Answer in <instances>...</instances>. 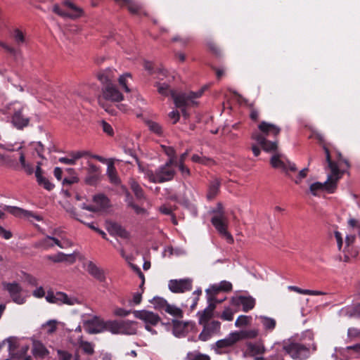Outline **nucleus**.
<instances>
[{
    "label": "nucleus",
    "instance_id": "63",
    "mask_svg": "<svg viewBox=\"0 0 360 360\" xmlns=\"http://www.w3.org/2000/svg\"><path fill=\"white\" fill-rule=\"evenodd\" d=\"M141 299H142L141 292H135L133 295V298H132L131 301H130V304L131 305L132 304H139L141 303Z\"/></svg>",
    "mask_w": 360,
    "mask_h": 360
},
{
    "label": "nucleus",
    "instance_id": "14",
    "mask_svg": "<svg viewBox=\"0 0 360 360\" xmlns=\"http://www.w3.org/2000/svg\"><path fill=\"white\" fill-rule=\"evenodd\" d=\"M83 325L84 330L89 334H97L107 330V321H103L97 316L84 321Z\"/></svg>",
    "mask_w": 360,
    "mask_h": 360
},
{
    "label": "nucleus",
    "instance_id": "57",
    "mask_svg": "<svg viewBox=\"0 0 360 360\" xmlns=\"http://www.w3.org/2000/svg\"><path fill=\"white\" fill-rule=\"evenodd\" d=\"M0 46H1L2 48H4L6 51H7L8 52H9L11 54H12L13 56H17L18 54L19 53V51L14 49V48H12L9 46H8L6 44H5L4 42H2V41H0Z\"/></svg>",
    "mask_w": 360,
    "mask_h": 360
},
{
    "label": "nucleus",
    "instance_id": "52",
    "mask_svg": "<svg viewBox=\"0 0 360 360\" xmlns=\"http://www.w3.org/2000/svg\"><path fill=\"white\" fill-rule=\"evenodd\" d=\"M13 38L18 45H20L25 41V37L23 33L18 29L14 30Z\"/></svg>",
    "mask_w": 360,
    "mask_h": 360
},
{
    "label": "nucleus",
    "instance_id": "17",
    "mask_svg": "<svg viewBox=\"0 0 360 360\" xmlns=\"http://www.w3.org/2000/svg\"><path fill=\"white\" fill-rule=\"evenodd\" d=\"M7 342L8 343V351L11 358L20 359L25 355L29 349L28 345H20L18 340L14 338H7Z\"/></svg>",
    "mask_w": 360,
    "mask_h": 360
},
{
    "label": "nucleus",
    "instance_id": "28",
    "mask_svg": "<svg viewBox=\"0 0 360 360\" xmlns=\"http://www.w3.org/2000/svg\"><path fill=\"white\" fill-rule=\"evenodd\" d=\"M173 334L178 338L184 336L186 333V328L192 323L189 322H182L177 320H173Z\"/></svg>",
    "mask_w": 360,
    "mask_h": 360
},
{
    "label": "nucleus",
    "instance_id": "29",
    "mask_svg": "<svg viewBox=\"0 0 360 360\" xmlns=\"http://www.w3.org/2000/svg\"><path fill=\"white\" fill-rule=\"evenodd\" d=\"M246 347L248 354L252 356L262 354L266 350L264 346L261 342H248Z\"/></svg>",
    "mask_w": 360,
    "mask_h": 360
},
{
    "label": "nucleus",
    "instance_id": "61",
    "mask_svg": "<svg viewBox=\"0 0 360 360\" xmlns=\"http://www.w3.org/2000/svg\"><path fill=\"white\" fill-rule=\"evenodd\" d=\"M334 236H335V240L337 242L338 250H340L342 249V243H343L342 234L340 232L335 231L334 232Z\"/></svg>",
    "mask_w": 360,
    "mask_h": 360
},
{
    "label": "nucleus",
    "instance_id": "12",
    "mask_svg": "<svg viewBox=\"0 0 360 360\" xmlns=\"http://www.w3.org/2000/svg\"><path fill=\"white\" fill-rule=\"evenodd\" d=\"M63 4L64 6L71 9L72 11V13H70L63 11L58 4H55L53 6V11L61 17L70 18L72 19L77 18L82 15L83 10L79 7L77 6L70 0H65Z\"/></svg>",
    "mask_w": 360,
    "mask_h": 360
},
{
    "label": "nucleus",
    "instance_id": "33",
    "mask_svg": "<svg viewBox=\"0 0 360 360\" xmlns=\"http://www.w3.org/2000/svg\"><path fill=\"white\" fill-rule=\"evenodd\" d=\"M340 314L342 316H360V303L354 307H346L342 308L340 311Z\"/></svg>",
    "mask_w": 360,
    "mask_h": 360
},
{
    "label": "nucleus",
    "instance_id": "58",
    "mask_svg": "<svg viewBox=\"0 0 360 360\" xmlns=\"http://www.w3.org/2000/svg\"><path fill=\"white\" fill-rule=\"evenodd\" d=\"M87 171L89 174H99V167L91 162H88Z\"/></svg>",
    "mask_w": 360,
    "mask_h": 360
},
{
    "label": "nucleus",
    "instance_id": "41",
    "mask_svg": "<svg viewBox=\"0 0 360 360\" xmlns=\"http://www.w3.org/2000/svg\"><path fill=\"white\" fill-rule=\"evenodd\" d=\"M232 289V284L226 281H222L220 282L219 285H214L212 286V290L215 292H218L219 291H230Z\"/></svg>",
    "mask_w": 360,
    "mask_h": 360
},
{
    "label": "nucleus",
    "instance_id": "9",
    "mask_svg": "<svg viewBox=\"0 0 360 360\" xmlns=\"http://www.w3.org/2000/svg\"><path fill=\"white\" fill-rule=\"evenodd\" d=\"M272 153H274V154L270 159V164L274 168L281 169L288 176H289V171H297L295 164L289 161L283 154L277 152V149Z\"/></svg>",
    "mask_w": 360,
    "mask_h": 360
},
{
    "label": "nucleus",
    "instance_id": "48",
    "mask_svg": "<svg viewBox=\"0 0 360 360\" xmlns=\"http://www.w3.org/2000/svg\"><path fill=\"white\" fill-rule=\"evenodd\" d=\"M65 210L70 214L71 217L75 218V219L79 221L82 223H85V221L82 219V215L81 214H78L76 212L75 209L71 206L70 205H68V206L65 207Z\"/></svg>",
    "mask_w": 360,
    "mask_h": 360
},
{
    "label": "nucleus",
    "instance_id": "34",
    "mask_svg": "<svg viewBox=\"0 0 360 360\" xmlns=\"http://www.w3.org/2000/svg\"><path fill=\"white\" fill-rule=\"evenodd\" d=\"M93 200L96 204V207L98 208V211L101 209H105L110 205L109 199L103 194L95 195Z\"/></svg>",
    "mask_w": 360,
    "mask_h": 360
},
{
    "label": "nucleus",
    "instance_id": "2",
    "mask_svg": "<svg viewBox=\"0 0 360 360\" xmlns=\"http://www.w3.org/2000/svg\"><path fill=\"white\" fill-rule=\"evenodd\" d=\"M155 86L158 88V93L162 96H171L176 108L184 107L185 105H188L191 102L192 103L193 98L201 96L206 89V86H204L196 92L191 91L186 94L177 93L176 91L171 89L169 86L165 82H157Z\"/></svg>",
    "mask_w": 360,
    "mask_h": 360
},
{
    "label": "nucleus",
    "instance_id": "53",
    "mask_svg": "<svg viewBox=\"0 0 360 360\" xmlns=\"http://www.w3.org/2000/svg\"><path fill=\"white\" fill-rule=\"evenodd\" d=\"M250 319H251V318L250 316L241 315L236 319V321L235 322V326L236 327H240L243 326H245V325L248 324Z\"/></svg>",
    "mask_w": 360,
    "mask_h": 360
},
{
    "label": "nucleus",
    "instance_id": "25",
    "mask_svg": "<svg viewBox=\"0 0 360 360\" xmlns=\"http://www.w3.org/2000/svg\"><path fill=\"white\" fill-rule=\"evenodd\" d=\"M108 231L111 235L117 236L122 238L127 239L130 237V233L120 224L112 222L108 226Z\"/></svg>",
    "mask_w": 360,
    "mask_h": 360
},
{
    "label": "nucleus",
    "instance_id": "13",
    "mask_svg": "<svg viewBox=\"0 0 360 360\" xmlns=\"http://www.w3.org/2000/svg\"><path fill=\"white\" fill-rule=\"evenodd\" d=\"M201 325L203 326V329L198 338L202 341H207L212 336L220 334L221 323L218 321H207Z\"/></svg>",
    "mask_w": 360,
    "mask_h": 360
},
{
    "label": "nucleus",
    "instance_id": "16",
    "mask_svg": "<svg viewBox=\"0 0 360 360\" xmlns=\"http://www.w3.org/2000/svg\"><path fill=\"white\" fill-rule=\"evenodd\" d=\"M191 278L172 279L169 281L168 288L174 293H184L192 290Z\"/></svg>",
    "mask_w": 360,
    "mask_h": 360
},
{
    "label": "nucleus",
    "instance_id": "22",
    "mask_svg": "<svg viewBox=\"0 0 360 360\" xmlns=\"http://www.w3.org/2000/svg\"><path fill=\"white\" fill-rule=\"evenodd\" d=\"M54 245H57L60 248H65V246L61 243L56 238L47 236L46 237L37 241L34 244V247L36 248H41L43 250H48L53 248Z\"/></svg>",
    "mask_w": 360,
    "mask_h": 360
},
{
    "label": "nucleus",
    "instance_id": "24",
    "mask_svg": "<svg viewBox=\"0 0 360 360\" xmlns=\"http://www.w3.org/2000/svg\"><path fill=\"white\" fill-rule=\"evenodd\" d=\"M86 271L91 276L98 280L99 282L103 283L105 281V275L104 271L94 262L90 261L87 263Z\"/></svg>",
    "mask_w": 360,
    "mask_h": 360
},
{
    "label": "nucleus",
    "instance_id": "27",
    "mask_svg": "<svg viewBox=\"0 0 360 360\" xmlns=\"http://www.w3.org/2000/svg\"><path fill=\"white\" fill-rule=\"evenodd\" d=\"M37 178V183L42 186L45 189L51 191L54 185L51 184L46 177L42 176L43 171L41 168V163L37 162L36 170L34 172Z\"/></svg>",
    "mask_w": 360,
    "mask_h": 360
},
{
    "label": "nucleus",
    "instance_id": "26",
    "mask_svg": "<svg viewBox=\"0 0 360 360\" xmlns=\"http://www.w3.org/2000/svg\"><path fill=\"white\" fill-rule=\"evenodd\" d=\"M98 79L105 86L108 83H112L116 79V70L112 68H107L99 72L97 75Z\"/></svg>",
    "mask_w": 360,
    "mask_h": 360
},
{
    "label": "nucleus",
    "instance_id": "54",
    "mask_svg": "<svg viewBox=\"0 0 360 360\" xmlns=\"http://www.w3.org/2000/svg\"><path fill=\"white\" fill-rule=\"evenodd\" d=\"M43 327L46 329L48 333H52L56 330V321L49 320L43 325Z\"/></svg>",
    "mask_w": 360,
    "mask_h": 360
},
{
    "label": "nucleus",
    "instance_id": "32",
    "mask_svg": "<svg viewBox=\"0 0 360 360\" xmlns=\"http://www.w3.org/2000/svg\"><path fill=\"white\" fill-rule=\"evenodd\" d=\"M220 181L219 179H215L210 184L208 191L207 193V198L209 200L214 199L219 191Z\"/></svg>",
    "mask_w": 360,
    "mask_h": 360
},
{
    "label": "nucleus",
    "instance_id": "3",
    "mask_svg": "<svg viewBox=\"0 0 360 360\" xmlns=\"http://www.w3.org/2000/svg\"><path fill=\"white\" fill-rule=\"evenodd\" d=\"M142 172L144 174L145 178L154 184H162L171 181L176 174L174 163H172V160H167L155 171L143 169Z\"/></svg>",
    "mask_w": 360,
    "mask_h": 360
},
{
    "label": "nucleus",
    "instance_id": "51",
    "mask_svg": "<svg viewBox=\"0 0 360 360\" xmlns=\"http://www.w3.org/2000/svg\"><path fill=\"white\" fill-rule=\"evenodd\" d=\"M130 74L126 73L120 75L118 78L120 85L122 86L124 90L127 93L130 92V89L127 85V78L130 77Z\"/></svg>",
    "mask_w": 360,
    "mask_h": 360
},
{
    "label": "nucleus",
    "instance_id": "10",
    "mask_svg": "<svg viewBox=\"0 0 360 360\" xmlns=\"http://www.w3.org/2000/svg\"><path fill=\"white\" fill-rule=\"evenodd\" d=\"M13 105L14 112L11 122L15 128L22 129L30 122V118L24 113L26 106L18 102L13 103Z\"/></svg>",
    "mask_w": 360,
    "mask_h": 360
},
{
    "label": "nucleus",
    "instance_id": "30",
    "mask_svg": "<svg viewBox=\"0 0 360 360\" xmlns=\"http://www.w3.org/2000/svg\"><path fill=\"white\" fill-rule=\"evenodd\" d=\"M32 345V354L35 357L43 359L49 354V350L41 342L34 340Z\"/></svg>",
    "mask_w": 360,
    "mask_h": 360
},
{
    "label": "nucleus",
    "instance_id": "4",
    "mask_svg": "<svg viewBox=\"0 0 360 360\" xmlns=\"http://www.w3.org/2000/svg\"><path fill=\"white\" fill-rule=\"evenodd\" d=\"M123 99L124 96L116 85L113 83H108L103 86L101 89V95L98 98V103L106 112L112 114L114 110L106 103V101L117 103L122 101Z\"/></svg>",
    "mask_w": 360,
    "mask_h": 360
},
{
    "label": "nucleus",
    "instance_id": "19",
    "mask_svg": "<svg viewBox=\"0 0 360 360\" xmlns=\"http://www.w3.org/2000/svg\"><path fill=\"white\" fill-rule=\"evenodd\" d=\"M3 286L4 288L9 292L11 297L15 303L18 304L24 303L25 299L20 295L22 288L18 283H4Z\"/></svg>",
    "mask_w": 360,
    "mask_h": 360
},
{
    "label": "nucleus",
    "instance_id": "11",
    "mask_svg": "<svg viewBox=\"0 0 360 360\" xmlns=\"http://www.w3.org/2000/svg\"><path fill=\"white\" fill-rule=\"evenodd\" d=\"M238 342V335L236 331L229 333L225 338L217 341L213 349L218 354L225 353L226 349L233 346Z\"/></svg>",
    "mask_w": 360,
    "mask_h": 360
},
{
    "label": "nucleus",
    "instance_id": "46",
    "mask_svg": "<svg viewBox=\"0 0 360 360\" xmlns=\"http://www.w3.org/2000/svg\"><path fill=\"white\" fill-rule=\"evenodd\" d=\"M164 152L169 157L168 160H172V163H177L176 152L174 148L170 146H162Z\"/></svg>",
    "mask_w": 360,
    "mask_h": 360
},
{
    "label": "nucleus",
    "instance_id": "21",
    "mask_svg": "<svg viewBox=\"0 0 360 360\" xmlns=\"http://www.w3.org/2000/svg\"><path fill=\"white\" fill-rule=\"evenodd\" d=\"M216 302H214L211 297H209L207 307L203 311L198 312L200 324L210 321L214 316Z\"/></svg>",
    "mask_w": 360,
    "mask_h": 360
},
{
    "label": "nucleus",
    "instance_id": "50",
    "mask_svg": "<svg viewBox=\"0 0 360 360\" xmlns=\"http://www.w3.org/2000/svg\"><path fill=\"white\" fill-rule=\"evenodd\" d=\"M58 355L59 360H78L77 356H74L72 354L63 350H58Z\"/></svg>",
    "mask_w": 360,
    "mask_h": 360
},
{
    "label": "nucleus",
    "instance_id": "8",
    "mask_svg": "<svg viewBox=\"0 0 360 360\" xmlns=\"http://www.w3.org/2000/svg\"><path fill=\"white\" fill-rule=\"evenodd\" d=\"M107 330L112 334L134 335L136 333V322L129 320L108 321Z\"/></svg>",
    "mask_w": 360,
    "mask_h": 360
},
{
    "label": "nucleus",
    "instance_id": "62",
    "mask_svg": "<svg viewBox=\"0 0 360 360\" xmlns=\"http://www.w3.org/2000/svg\"><path fill=\"white\" fill-rule=\"evenodd\" d=\"M179 167V169L180 170V172H181L183 176H189L190 175V169L184 165V163L174 165V167Z\"/></svg>",
    "mask_w": 360,
    "mask_h": 360
},
{
    "label": "nucleus",
    "instance_id": "31",
    "mask_svg": "<svg viewBox=\"0 0 360 360\" xmlns=\"http://www.w3.org/2000/svg\"><path fill=\"white\" fill-rule=\"evenodd\" d=\"M115 2L121 6H126L130 13L133 14L138 13L141 9V6L132 0H115Z\"/></svg>",
    "mask_w": 360,
    "mask_h": 360
},
{
    "label": "nucleus",
    "instance_id": "64",
    "mask_svg": "<svg viewBox=\"0 0 360 360\" xmlns=\"http://www.w3.org/2000/svg\"><path fill=\"white\" fill-rule=\"evenodd\" d=\"M102 127L104 132L108 134V135H112L113 134V129L111 125L108 123H107L105 121L102 122Z\"/></svg>",
    "mask_w": 360,
    "mask_h": 360
},
{
    "label": "nucleus",
    "instance_id": "42",
    "mask_svg": "<svg viewBox=\"0 0 360 360\" xmlns=\"http://www.w3.org/2000/svg\"><path fill=\"white\" fill-rule=\"evenodd\" d=\"M79 345L84 353L92 354L94 352V345L89 342L82 340V337L79 338Z\"/></svg>",
    "mask_w": 360,
    "mask_h": 360
},
{
    "label": "nucleus",
    "instance_id": "15",
    "mask_svg": "<svg viewBox=\"0 0 360 360\" xmlns=\"http://www.w3.org/2000/svg\"><path fill=\"white\" fill-rule=\"evenodd\" d=\"M46 300L49 303H53L58 305L66 304L68 305H74L78 303L77 299L75 297H69L67 294L62 292H48Z\"/></svg>",
    "mask_w": 360,
    "mask_h": 360
},
{
    "label": "nucleus",
    "instance_id": "23",
    "mask_svg": "<svg viewBox=\"0 0 360 360\" xmlns=\"http://www.w3.org/2000/svg\"><path fill=\"white\" fill-rule=\"evenodd\" d=\"M4 210L7 211L8 212L11 213V214L15 216V217H24L27 219H30V217L34 218L37 221H41V217L39 215H35L32 212H29L27 210H22L18 207H13V206H5Z\"/></svg>",
    "mask_w": 360,
    "mask_h": 360
},
{
    "label": "nucleus",
    "instance_id": "38",
    "mask_svg": "<svg viewBox=\"0 0 360 360\" xmlns=\"http://www.w3.org/2000/svg\"><path fill=\"white\" fill-rule=\"evenodd\" d=\"M238 335V341L245 339H253L258 335V330L256 329L236 331Z\"/></svg>",
    "mask_w": 360,
    "mask_h": 360
},
{
    "label": "nucleus",
    "instance_id": "7",
    "mask_svg": "<svg viewBox=\"0 0 360 360\" xmlns=\"http://www.w3.org/2000/svg\"><path fill=\"white\" fill-rule=\"evenodd\" d=\"M22 147L23 143H21L16 148V151L19 155L18 161L15 160L14 156H6V165L15 169H21L27 175H31L34 173V170L32 165L25 160V154L22 150Z\"/></svg>",
    "mask_w": 360,
    "mask_h": 360
},
{
    "label": "nucleus",
    "instance_id": "18",
    "mask_svg": "<svg viewBox=\"0 0 360 360\" xmlns=\"http://www.w3.org/2000/svg\"><path fill=\"white\" fill-rule=\"evenodd\" d=\"M328 167L331 170V174L328 176V181L329 185L327 186L328 193H333L336 188L337 182L340 178V170L337 164L333 161L328 162Z\"/></svg>",
    "mask_w": 360,
    "mask_h": 360
},
{
    "label": "nucleus",
    "instance_id": "55",
    "mask_svg": "<svg viewBox=\"0 0 360 360\" xmlns=\"http://www.w3.org/2000/svg\"><path fill=\"white\" fill-rule=\"evenodd\" d=\"M221 318L224 321H232L233 319V312L230 308H226L222 312Z\"/></svg>",
    "mask_w": 360,
    "mask_h": 360
},
{
    "label": "nucleus",
    "instance_id": "56",
    "mask_svg": "<svg viewBox=\"0 0 360 360\" xmlns=\"http://www.w3.org/2000/svg\"><path fill=\"white\" fill-rule=\"evenodd\" d=\"M308 170L309 169L307 167H305V168L302 169V170H300L299 172L297 177L294 179V182L296 184H300L302 182V179L307 176Z\"/></svg>",
    "mask_w": 360,
    "mask_h": 360
},
{
    "label": "nucleus",
    "instance_id": "35",
    "mask_svg": "<svg viewBox=\"0 0 360 360\" xmlns=\"http://www.w3.org/2000/svg\"><path fill=\"white\" fill-rule=\"evenodd\" d=\"M69 257L72 259V262L75 261V257L72 254L66 255L61 252H58L56 255H47L46 259L57 263L66 262Z\"/></svg>",
    "mask_w": 360,
    "mask_h": 360
},
{
    "label": "nucleus",
    "instance_id": "36",
    "mask_svg": "<svg viewBox=\"0 0 360 360\" xmlns=\"http://www.w3.org/2000/svg\"><path fill=\"white\" fill-rule=\"evenodd\" d=\"M129 184L137 200H141L145 198L144 192L138 182L132 179L129 181Z\"/></svg>",
    "mask_w": 360,
    "mask_h": 360
},
{
    "label": "nucleus",
    "instance_id": "43",
    "mask_svg": "<svg viewBox=\"0 0 360 360\" xmlns=\"http://www.w3.org/2000/svg\"><path fill=\"white\" fill-rule=\"evenodd\" d=\"M186 360H210V357L199 352H190L186 355Z\"/></svg>",
    "mask_w": 360,
    "mask_h": 360
},
{
    "label": "nucleus",
    "instance_id": "45",
    "mask_svg": "<svg viewBox=\"0 0 360 360\" xmlns=\"http://www.w3.org/2000/svg\"><path fill=\"white\" fill-rule=\"evenodd\" d=\"M107 174L110 179V181L117 184L119 183V178L117 175V172L115 167L112 165H109L107 168Z\"/></svg>",
    "mask_w": 360,
    "mask_h": 360
},
{
    "label": "nucleus",
    "instance_id": "40",
    "mask_svg": "<svg viewBox=\"0 0 360 360\" xmlns=\"http://www.w3.org/2000/svg\"><path fill=\"white\" fill-rule=\"evenodd\" d=\"M261 322L264 328L266 330L272 331L276 327V320L267 316H260Z\"/></svg>",
    "mask_w": 360,
    "mask_h": 360
},
{
    "label": "nucleus",
    "instance_id": "47",
    "mask_svg": "<svg viewBox=\"0 0 360 360\" xmlns=\"http://www.w3.org/2000/svg\"><path fill=\"white\" fill-rule=\"evenodd\" d=\"M148 129L153 133L161 135L162 134V127L157 122L149 120L146 122Z\"/></svg>",
    "mask_w": 360,
    "mask_h": 360
},
{
    "label": "nucleus",
    "instance_id": "5",
    "mask_svg": "<svg viewBox=\"0 0 360 360\" xmlns=\"http://www.w3.org/2000/svg\"><path fill=\"white\" fill-rule=\"evenodd\" d=\"M214 215L211 219L212 225L215 227L219 233L224 237L229 243L233 242V238L227 231L228 219L225 216L224 207L221 202H218L216 208L211 210Z\"/></svg>",
    "mask_w": 360,
    "mask_h": 360
},
{
    "label": "nucleus",
    "instance_id": "60",
    "mask_svg": "<svg viewBox=\"0 0 360 360\" xmlns=\"http://www.w3.org/2000/svg\"><path fill=\"white\" fill-rule=\"evenodd\" d=\"M72 157H74L75 160H77L84 156H90V153L86 150L77 151L71 154Z\"/></svg>",
    "mask_w": 360,
    "mask_h": 360
},
{
    "label": "nucleus",
    "instance_id": "37",
    "mask_svg": "<svg viewBox=\"0 0 360 360\" xmlns=\"http://www.w3.org/2000/svg\"><path fill=\"white\" fill-rule=\"evenodd\" d=\"M328 179L324 183L315 182L310 185L309 190L312 195H317L320 191H327V186L329 185Z\"/></svg>",
    "mask_w": 360,
    "mask_h": 360
},
{
    "label": "nucleus",
    "instance_id": "59",
    "mask_svg": "<svg viewBox=\"0 0 360 360\" xmlns=\"http://www.w3.org/2000/svg\"><path fill=\"white\" fill-rule=\"evenodd\" d=\"M130 313V310H127L123 308H117L114 310V314L117 316H127Z\"/></svg>",
    "mask_w": 360,
    "mask_h": 360
},
{
    "label": "nucleus",
    "instance_id": "1",
    "mask_svg": "<svg viewBox=\"0 0 360 360\" xmlns=\"http://www.w3.org/2000/svg\"><path fill=\"white\" fill-rule=\"evenodd\" d=\"M258 128L260 133L252 134V138L255 140L262 148L266 153H271L278 149V141H269V136H276L280 134L281 128L267 122H262Z\"/></svg>",
    "mask_w": 360,
    "mask_h": 360
},
{
    "label": "nucleus",
    "instance_id": "20",
    "mask_svg": "<svg viewBox=\"0 0 360 360\" xmlns=\"http://www.w3.org/2000/svg\"><path fill=\"white\" fill-rule=\"evenodd\" d=\"M133 313L136 318L143 321L146 325L155 326L160 321V316L152 311L141 310L134 311Z\"/></svg>",
    "mask_w": 360,
    "mask_h": 360
},
{
    "label": "nucleus",
    "instance_id": "44",
    "mask_svg": "<svg viewBox=\"0 0 360 360\" xmlns=\"http://www.w3.org/2000/svg\"><path fill=\"white\" fill-rule=\"evenodd\" d=\"M165 311L177 318H181L183 316L182 310L175 305L168 304Z\"/></svg>",
    "mask_w": 360,
    "mask_h": 360
},
{
    "label": "nucleus",
    "instance_id": "39",
    "mask_svg": "<svg viewBox=\"0 0 360 360\" xmlns=\"http://www.w3.org/2000/svg\"><path fill=\"white\" fill-rule=\"evenodd\" d=\"M240 303L242 305L243 310L247 312L254 308L255 304V300L250 297H240Z\"/></svg>",
    "mask_w": 360,
    "mask_h": 360
},
{
    "label": "nucleus",
    "instance_id": "49",
    "mask_svg": "<svg viewBox=\"0 0 360 360\" xmlns=\"http://www.w3.org/2000/svg\"><path fill=\"white\" fill-rule=\"evenodd\" d=\"M153 304L155 307L160 310H164L169 304L167 301L162 297H155L153 299Z\"/></svg>",
    "mask_w": 360,
    "mask_h": 360
},
{
    "label": "nucleus",
    "instance_id": "6",
    "mask_svg": "<svg viewBox=\"0 0 360 360\" xmlns=\"http://www.w3.org/2000/svg\"><path fill=\"white\" fill-rule=\"evenodd\" d=\"M283 349L295 360H304L309 356L308 347L290 339L283 342Z\"/></svg>",
    "mask_w": 360,
    "mask_h": 360
}]
</instances>
